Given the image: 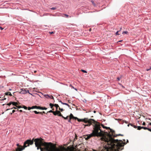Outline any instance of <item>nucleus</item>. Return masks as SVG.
Listing matches in <instances>:
<instances>
[{
  "label": "nucleus",
  "instance_id": "nucleus-11",
  "mask_svg": "<svg viewBox=\"0 0 151 151\" xmlns=\"http://www.w3.org/2000/svg\"><path fill=\"white\" fill-rule=\"evenodd\" d=\"M57 115L60 116H63V115L61 113L60 111H57Z\"/></svg>",
  "mask_w": 151,
  "mask_h": 151
},
{
  "label": "nucleus",
  "instance_id": "nucleus-44",
  "mask_svg": "<svg viewBox=\"0 0 151 151\" xmlns=\"http://www.w3.org/2000/svg\"><path fill=\"white\" fill-rule=\"evenodd\" d=\"M4 28H2L1 27H0V29H1V30H2Z\"/></svg>",
  "mask_w": 151,
  "mask_h": 151
},
{
  "label": "nucleus",
  "instance_id": "nucleus-22",
  "mask_svg": "<svg viewBox=\"0 0 151 151\" xmlns=\"http://www.w3.org/2000/svg\"><path fill=\"white\" fill-rule=\"evenodd\" d=\"M34 112L35 114H40V112H37V111H34Z\"/></svg>",
  "mask_w": 151,
  "mask_h": 151
},
{
  "label": "nucleus",
  "instance_id": "nucleus-21",
  "mask_svg": "<svg viewBox=\"0 0 151 151\" xmlns=\"http://www.w3.org/2000/svg\"><path fill=\"white\" fill-rule=\"evenodd\" d=\"M137 129L139 130H140L142 129V127H141V126H138L137 127Z\"/></svg>",
  "mask_w": 151,
  "mask_h": 151
},
{
  "label": "nucleus",
  "instance_id": "nucleus-36",
  "mask_svg": "<svg viewBox=\"0 0 151 151\" xmlns=\"http://www.w3.org/2000/svg\"><path fill=\"white\" fill-rule=\"evenodd\" d=\"M53 111L51 110H50V111H48V112H49V113H53Z\"/></svg>",
  "mask_w": 151,
  "mask_h": 151
},
{
  "label": "nucleus",
  "instance_id": "nucleus-17",
  "mask_svg": "<svg viewBox=\"0 0 151 151\" xmlns=\"http://www.w3.org/2000/svg\"><path fill=\"white\" fill-rule=\"evenodd\" d=\"M44 96L47 99H49L50 97V96L48 95H45Z\"/></svg>",
  "mask_w": 151,
  "mask_h": 151
},
{
  "label": "nucleus",
  "instance_id": "nucleus-10",
  "mask_svg": "<svg viewBox=\"0 0 151 151\" xmlns=\"http://www.w3.org/2000/svg\"><path fill=\"white\" fill-rule=\"evenodd\" d=\"M40 106H32V108L34 109H40Z\"/></svg>",
  "mask_w": 151,
  "mask_h": 151
},
{
  "label": "nucleus",
  "instance_id": "nucleus-46",
  "mask_svg": "<svg viewBox=\"0 0 151 151\" xmlns=\"http://www.w3.org/2000/svg\"><path fill=\"white\" fill-rule=\"evenodd\" d=\"M54 33V32H50V34H53Z\"/></svg>",
  "mask_w": 151,
  "mask_h": 151
},
{
  "label": "nucleus",
  "instance_id": "nucleus-41",
  "mask_svg": "<svg viewBox=\"0 0 151 151\" xmlns=\"http://www.w3.org/2000/svg\"><path fill=\"white\" fill-rule=\"evenodd\" d=\"M142 125H146L145 123L144 122L142 124Z\"/></svg>",
  "mask_w": 151,
  "mask_h": 151
},
{
  "label": "nucleus",
  "instance_id": "nucleus-19",
  "mask_svg": "<svg viewBox=\"0 0 151 151\" xmlns=\"http://www.w3.org/2000/svg\"><path fill=\"white\" fill-rule=\"evenodd\" d=\"M49 105H50V107L51 109H52L53 106H54V104H53L51 103H50V104Z\"/></svg>",
  "mask_w": 151,
  "mask_h": 151
},
{
  "label": "nucleus",
  "instance_id": "nucleus-7",
  "mask_svg": "<svg viewBox=\"0 0 151 151\" xmlns=\"http://www.w3.org/2000/svg\"><path fill=\"white\" fill-rule=\"evenodd\" d=\"M87 118H85L84 119H79L77 117H76V118L75 119H77L78 121V122H85V121L86 120Z\"/></svg>",
  "mask_w": 151,
  "mask_h": 151
},
{
  "label": "nucleus",
  "instance_id": "nucleus-20",
  "mask_svg": "<svg viewBox=\"0 0 151 151\" xmlns=\"http://www.w3.org/2000/svg\"><path fill=\"white\" fill-rule=\"evenodd\" d=\"M54 106H55V107H56V110H57L58 107H59L58 105L57 104H55Z\"/></svg>",
  "mask_w": 151,
  "mask_h": 151
},
{
  "label": "nucleus",
  "instance_id": "nucleus-33",
  "mask_svg": "<svg viewBox=\"0 0 151 151\" xmlns=\"http://www.w3.org/2000/svg\"><path fill=\"white\" fill-rule=\"evenodd\" d=\"M17 107L18 108H19V109H20V108H22V106H17Z\"/></svg>",
  "mask_w": 151,
  "mask_h": 151
},
{
  "label": "nucleus",
  "instance_id": "nucleus-50",
  "mask_svg": "<svg viewBox=\"0 0 151 151\" xmlns=\"http://www.w3.org/2000/svg\"><path fill=\"white\" fill-rule=\"evenodd\" d=\"M89 31H90L91 30V28H90V29H89Z\"/></svg>",
  "mask_w": 151,
  "mask_h": 151
},
{
  "label": "nucleus",
  "instance_id": "nucleus-27",
  "mask_svg": "<svg viewBox=\"0 0 151 151\" xmlns=\"http://www.w3.org/2000/svg\"><path fill=\"white\" fill-rule=\"evenodd\" d=\"M120 31H117L116 33V35H119V34L118 33V32H119Z\"/></svg>",
  "mask_w": 151,
  "mask_h": 151
},
{
  "label": "nucleus",
  "instance_id": "nucleus-35",
  "mask_svg": "<svg viewBox=\"0 0 151 151\" xmlns=\"http://www.w3.org/2000/svg\"><path fill=\"white\" fill-rule=\"evenodd\" d=\"M59 110H60L61 112L63 111V109H61L60 108H59Z\"/></svg>",
  "mask_w": 151,
  "mask_h": 151
},
{
  "label": "nucleus",
  "instance_id": "nucleus-47",
  "mask_svg": "<svg viewBox=\"0 0 151 151\" xmlns=\"http://www.w3.org/2000/svg\"><path fill=\"white\" fill-rule=\"evenodd\" d=\"M36 72H37V71L36 70H35V71H34V72L35 73H36Z\"/></svg>",
  "mask_w": 151,
  "mask_h": 151
},
{
  "label": "nucleus",
  "instance_id": "nucleus-43",
  "mask_svg": "<svg viewBox=\"0 0 151 151\" xmlns=\"http://www.w3.org/2000/svg\"><path fill=\"white\" fill-rule=\"evenodd\" d=\"M19 111L20 112H22V110H18V109H17V111Z\"/></svg>",
  "mask_w": 151,
  "mask_h": 151
},
{
  "label": "nucleus",
  "instance_id": "nucleus-1",
  "mask_svg": "<svg viewBox=\"0 0 151 151\" xmlns=\"http://www.w3.org/2000/svg\"><path fill=\"white\" fill-rule=\"evenodd\" d=\"M102 140L104 141L107 142V144L110 147V149L112 151V148L115 150V151H120L124 149V145L129 142L128 140H127V142H125V139L122 140L114 139L112 137V135L110 134H108V136H104L101 138Z\"/></svg>",
  "mask_w": 151,
  "mask_h": 151
},
{
  "label": "nucleus",
  "instance_id": "nucleus-32",
  "mask_svg": "<svg viewBox=\"0 0 151 151\" xmlns=\"http://www.w3.org/2000/svg\"><path fill=\"white\" fill-rule=\"evenodd\" d=\"M45 112L44 111H43L42 112H40V114H45Z\"/></svg>",
  "mask_w": 151,
  "mask_h": 151
},
{
  "label": "nucleus",
  "instance_id": "nucleus-15",
  "mask_svg": "<svg viewBox=\"0 0 151 151\" xmlns=\"http://www.w3.org/2000/svg\"><path fill=\"white\" fill-rule=\"evenodd\" d=\"M60 102L62 104H63L66 105L68 106L69 107L70 106L68 104H67V103H63L60 101Z\"/></svg>",
  "mask_w": 151,
  "mask_h": 151
},
{
  "label": "nucleus",
  "instance_id": "nucleus-25",
  "mask_svg": "<svg viewBox=\"0 0 151 151\" xmlns=\"http://www.w3.org/2000/svg\"><path fill=\"white\" fill-rule=\"evenodd\" d=\"M6 99V98H4V99H3V98H2L1 97L0 98V100H1V101L5 100Z\"/></svg>",
  "mask_w": 151,
  "mask_h": 151
},
{
  "label": "nucleus",
  "instance_id": "nucleus-39",
  "mask_svg": "<svg viewBox=\"0 0 151 151\" xmlns=\"http://www.w3.org/2000/svg\"><path fill=\"white\" fill-rule=\"evenodd\" d=\"M71 119H70V118H69L68 119V122H71Z\"/></svg>",
  "mask_w": 151,
  "mask_h": 151
},
{
  "label": "nucleus",
  "instance_id": "nucleus-49",
  "mask_svg": "<svg viewBox=\"0 0 151 151\" xmlns=\"http://www.w3.org/2000/svg\"><path fill=\"white\" fill-rule=\"evenodd\" d=\"M73 87V88H74V87ZM75 90H76V91H77V89H76V88H75Z\"/></svg>",
  "mask_w": 151,
  "mask_h": 151
},
{
  "label": "nucleus",
  "instance_id": "nucleus-24",
  "mask_svg": "<svg viewBox=\"0 0 151 151\" xmlns=\"http://www.w3.org/2000/svg\"><path fill=\"white\" fill-rule=\"evenodd\" d=\"M91 2H92V4L94 6H96V4L94 3V1H91Z\"/></svg>",
  "mask_w": 151,
  "mask_h": 151
},
{
  "label": "nucleus",
  "instance_id": "nucleus-52",
  "mask_svg": "<svg viewBox=\"0 0 151 151\" xmlns=\"http://www.w3.org/2000/svg\"><path fill=\"white\" fill-rule=\"evenodd\" d=\"M121 29H122V27H121V28H120V30H119V31H121Z\"/></svg>",
  "mask_w": 151,
  "mask_h": 151
},
{
  "label": "nucleus",
  "instance_id": "nucleus-26",
  "mask_svg": "<svg viewBox=\"0 0 151 151\" xmlns=\"http://www.w3.org/2000/svg\"><path fill=\"white\" fill-rule=\"evenodd\" d=\"M22 108H24V109H27V108L25 106H23V107H22Z\"/></svg>",
  "mask_w": 151,
  "mask_h": 151
},
{
  "label": "nucleus",
  "instance_id": "nucleus-5",
  "mask_svg": "<svg viewBox=\"0 0 151 151\" xmlns=\"http://www.w3.org/2000/svg\"><path fill=\"white\" fill-rule=\"evenodd\" d=\"M12 104L13 105L15 106H16L17 107V105H18V104L17 102L11 101V102H10L9 103L7 104V105L10 106Z\"/></svg>",
  "mask_w": 151,
  "mask_h": 151
},
{
  "label": "nucleus",
  "instance_id": "nucleus-51",
  "mask_svg": "<svg viewBox=\"0 0 151 151\" xmlns=\"http://www.w3.org/2000/svg\"><path fill=\"white\" fill-rule=\"evenodd\" d=\"M93 112H94V113H95L96 112V111H93Z\"/></svg>",
  "mask_w": 151,
  "mask_h": 151
},
{
  "label": "nucleus",
  "instance_id": "nucleus-16",
  "mask_svg": "<svg viewBox=\"0 0 151 151\" xmlns=\"http://www.w3.org/2000/svg\"><path fill=\"white\" fill-rule=\"evenodd\" d=\"M47 109V108H46L45 107H40V109H42V110H46Z\"/></svg>",
  "mask_w": 151,
  "mask_h": 151
},
{
  "label": "nucleus",
  "instance_id": "nucleus-18",
  "mask_svg": "<svg viewBox=\"0 0 151 151\" xmlns=\"http://www.w3.org/2000/svg\"><path fill=\"white\" fill-rule=\"evenodd\" d=\"M62 117L64 119H68V118L69 117L68 116H67L66 117H65L64 116H62Z\"/></svg>",
  "mask_w": 151,
  "mask_h": 151
},
{
  "label": "nucleus",
  "instance_id": "nucleus-2",
  "mask_svg": "<svg viewBox=\"0 0 151 151\" xmlns=\"http://www.w3.org/2000/svg\"><path fill=\"white\" fill-rule=\"evenodd\" d=\"M84 122L88 123L87 124L84 125V127L86 126H90L91 125H92L93 126L92 133L87 135V137L86 138V140H87L93 137L103 136L104 135V132L101 129V125L99 122L96 121L93 119H88L87 118Z\"/></svg>",
  "mask_w": 151,
  "mask_h": 151
},
{
  "label": "nucleus",
  "instance_id": "nucleus-23",
  "mask_svg": "<svg viewBox=\"0 0 151 151\" xmlns=\"http://www.w3.org/2000/svg\"><path fill=\"white\" fill-rule=\"evenodd\" d=\"M16 109V108L15 107H14V106H13V107H12V108H11V109H6V111H8L10 109Z\"/></svg>",
  "mask_w": 151,
  "mask_h": 151
},
{
  "label": "nucleus",
  "instance_id": "nucleus-14",
  "mask_svg": "<svg viewBox=\"0 0 151 151\" xmlns=\"http://www.w3.org/2000/svg\"><path fill=\"white\" fill-rule=\"evenodd\" d=\"M57 110H56L55 111H53V114L55 115H57Z\"/></svg>",
  "mask_w": 151,
  "mask_h": 151
},
{
  "label": "nucleus",
  "instance_id": "nucleus-38",
  "mask_svg": "<svg viewBox=\"0 0 151 151\" xmlns=\"http://www.w3.org/2000/svg\"><path fill=\"white\" fill-rule=\"evenodd\" d=\"M122 122H123V123L124 122L126 123H127V122L126 121L123 120V121H122Z\"/></svg>",
  "mask_w": 151,
  "mask_h": 151
},
{
  "label": "nucleus",
  "instance_id": "nucleus-29",
  "mask_svg": "<svg viewBox=\"0 0 151 151\" xmlns=\"http://www.w3.org/2000/svg\"><path fill=\"white\" fill-rule=\"evenodd\" d=\"M128 32L127 31H124L123 33H122V34H123V33H125V34H127L128 33Z\"/></svg>",
  "mask_w": 151,
  "mask_h": 151
},
{
  "label": "nucleus",
  "instance_id": "nucleus-40",
  "mask_svg": "<svg viewBox=\"0 0 151 151\" xmlns=\"http://www.w3.org/2000/svg\"><path fill=\"white\" fill-rule=\"evenodd\" d=\"M120 78H119V77H118L117 78V79L118 80V81H119L120 80Z\"/></svg>",
  "mask_w": 151,
  "mask_h": 151
},
{
  "label": "nucleus",
  "instance_id": "nucleus-37",
  "mask_svg": "<svg viewBox=\"0 0 151 151\" xmlns=\"http://www.w3.org/2000/svg\"><path fill=\"white\" fill-rule=\"evenodd\" d=\"M65 17H68L69 16L67 14H63Z\"/></svg>",
  "mask_w": 151,
  "mask_h": 151
},
{
  "label": "nucleus",
  "instance_id": "nucleus-3",
  "mask_svg": "<svg viewBox=\"0 0 151 151\" xmlns=\"http://www.w3.org/2000/svg\"><path fill=\"white\" fill-rule=\"evenodd\" d=\"M101 125L104 128H105L106 129H109L110 130L111 132L112 133V135L114 137H116L117 136H123L124 135L123 134H118L116 136H115L114 135V131L112 129H111L109 127H107L106 126H104L103 124H101Z\"/></svg>",
  "mask_w": 151,
  "mask_h": 151
},
{
  "label": "nucleus",
  "instance_id": "nucleus-30",
  "mask_svg": "<svg viewBox=\"0 0 151 151\" xmlns=\"http://www.w3.org/2000/svg\"><path fill=\"white\" fill-rule=\"evenodd\" d=\"M50 9H52V10H55L56 9V7H52V8H51Z\"/></svg>",
  "mask_w": 151,
  "mask_h": 151
},
{
  "label": "nucleus",
  "instance_id": "nucleus-13",
  "mask_svg": "<svg viewBox=\"0 0 151 151\" xmlns=\"http://www.w3.org/2000/svg\"><path fill=\"white\" fill-rule=\"evenodd\" d=\"M5 94L6 95H9L10 96H12V95L11 93L9 92L5 93Z\"/></svg>",
  "mask_w": 151,
  "mask_h": 151
},
{
  "label": "nucleus",
  "instance_id": "nucleus-53",
  "mask_svg": "<svg viewBox=\"0 0 151 151\" xmlns=\"http://www.w3.org/2000/svg\"><path fill=\"white\" fill-rule=\"evenodd\" d=\"M11 114H12V113H11Z\"/></svg>",
  "mask_w": 151,
  "mask_h": 151
},
{
  "label": "nucleus",
  "instance_id": "nucleus-12",
  "mask_svg": "<svg viewBox=\"0 0 151 151\" xmlns=\"http://www.w3.org/2000/svg\"><path fill=\"white\" fill-rule=\"evenodd\" d=\"M130 125L131 126H132V127H133L134 128H137V127L135 125H134V124H129L128 125V127H129V125Z\"/></svg>",
  "mask_w": 151,
  "mask_h": 151
},
{
  "label": "nucleus",
  "instance_id": "nucleus-28",
  "mask_svg": "<svg viewBox=\"0 0 151 151\" xmlns=\"http://www.w3.org/2000/svg\"><path fill=\"white\" fill-rule=\"evenodd\" d=\"M49 98L51 99H54V98H53V96L52 95L50 96Z\"/></svg>",
  "mask_w": 151,
  "mask_h": 151
},
{
  "label": "nucleus",
  "instance_id": "nucleus-48",
  "mask_svg": "<svg viewBox=\"0 0 151 151\" xmlns=\"http://www.w3.org/2000/svg\"><path fill=\"white\" fill-rule=\"evenodd\" d=\"M122 41V40H120V41H119V42H121Z\"/></svg>",
  "mask_w": 151,
  "mask_h": 151
},
{
  "label": "nucleus",
  "instance_id": "nucleus-6",
  "mask_svg": "<svg viewBox=\"0 0 151 151\" xmlns=\"http://www.w3.org/2000/svg\"><path fill=\"white\" fill-rule=\"evenodd\" d=\"M142 129H143L145 130L147 129L149 131L151 132V128H150V126L148 125V124L147 127H142Z\"/></svg>",
  "mask_w": 151,
  "mask_h": 151
},
{
  "label": "nucleus",
  "instance_id": "nucleus-9",
  "mask_svg": "<svg viewBox=\"0 0 151 151\" xmlns=\"http://www.w3.org/2000/svg\"><path fill=\"white\" fill-rule=\"evenodd\" d=\"M76 117H75L74 116H73V115L72 114H70V119H76Z\"/></svg>",
  "mask_w": 151,
  "mask_h": 151
},
{
  "label": "nucleus",
  "instance_id": "nucleus-31",
  "mask_svg": "<svg viewBox=\"0 0 151 151\" xmlns=\"http://www.w3.org/2000/svg\"><path fill=\"white\" fill-rule=\"evenodd\" d=\"M81 71L84 73H87V71L84 70H82Z\"/></svg>",
  "mask_w": 151,
  "mask_h": 151
},
{
  "label": "nucleus",
  "instance_id": "nucleus-34",
  "mask_svg": "<svg viewBox=\"0 0 151 151\" xmlns=\"http://www.w3.org/2000/svg\"><path fill=\"white\" fill-rule=\"evenodd\" d=\"M33 109V108H32V107H29L28 108V110H30L31 109Z\"/></svg>",
  "mask_w": 151,
  "mask_h": 151
},
{
  "label": "nucleus",
  "instance_id": "nucleus-45",
  "mask_svg": "<svg viewBox=\"0 0 151 151\" xmlns=\"http://www.w3.org/2000/svg\"><path fill=\"white\" fill-rule=\"evenodd\" d=\"M15 111V110H12V112L13 113H14Z\"/></svg>",
  "mask_w": 151,
  "mask_h": 151
},
{
  "label": "nucleus",
  "instance_id": "nucleus-42",
  "mask_svg": "<svg viewBox=\"0 0 151 151\" xmlns=\"http://www.w3.org/2000/svg\"><path fill=\"white\" fill-rule=\"evenodd\" d=\"M151 67H150V68L148 69H147V70L148 71L149 70H151Z\"/></svg>",
  "mask_w": 151,
  "mask_h": 151
},
{
  "label": "nucleus",
  "instance_id": "nucleus-4",
  "mask_svg": "<svg viewBox=\"0 0 151 151\" xmlns=\"http://www.w3.org/2000/svg\"><path fill=\"white\" fill-rule=\"evenodd\" d=\"M104 151H115V150L112 148V150L111 151L110 149V147L109 146V145H107V146H106L104 147Z\"/></svg>",
  "mask_w": 151,
  "mask_h": 151
},
{
  "label": "nucleus",
  "instance_id": "nucleus-8",
  "mask_svg": "<svg viewBox=\"0 0 151 151\" xmlns=\"http://www.w3.org/2000/svg\"><path fill=\"white\" fill-rule=\"evenodd\" d=\"M27 92H29L28 90H25L24 91H21L20 92L21 93L23 94H25Z\"/></svg>",
  "mask_w": 151,
  "mask_h": 151
}]
</instances>
